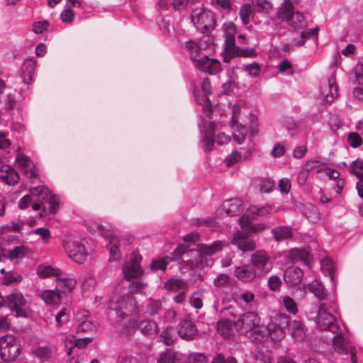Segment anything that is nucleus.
<instances>
[{"mask_svg":"<svg viewBox=\"0 0 363 363\" xmlns=\"http://www.w3.org/2000/svg\"><path fill=\"white\" fill-rule=\"evenodd\" d=\"M223 243L216 241L211 245H201L198 249L183 251L177 247L174 252V257L180 256L182 262H185L190 268H201L206 264V256L213 255L223 249Z\"/></svg>","mask_w":363,"mask_h":363,"instance_id":"1","label":"nucleus"},{"mask_svg":"<svg viewBox=\"0 0 363 363\" xmlns=\"http://www.w3.org/2000/svg\"><path fill=\"white\" fill-rule=\"evenodd\" d=\"M335 298H330L328 303L319 304L318 312L315 318L317 326L323 330L335 334L340 330V325L333 313L337 311Z\"/></svg>","mask_w":363,"mask_h":363,"instance_id":"2","label":"nucleus"},{"mask_svg":"<svg viewBox=\"0 0 363 363\" xmlns=\"http://www.w3.org/2000/svg\"><path fill=\"white\" fill-rule=\"evenodd\" d=\"M116 312L121 320H126L127 323L125 325H133L137 320L139 314L135 298L128 294L118 297L116 304Z\"/></svg>","mask_w":363,"mask_h":363,"instance_id":"3","label":"nucleus"},{"mask_svg":"<svg viewBox=\"0 0 363 363\" xmlns=\"http://www.w3.org/2000/svg\"><path fill=\"white\" fill-rule=\"evenodd\" d=\"M278 17L286 21L294 30L299 31L303 28L304 17L301 13H294V6L291 0H284L279 9Z\"/></svg>","mask_w":363,"mask_h":363,"instance_id":"4","label":"nucleus"},{"mask_svg":"<svg viewBox=\"0 0 363 363\" xmlns=\"http://www.w3.org/2000/svg\"><path fill=\"white\" fill-rule=\"evenodd\" d=\"M21 346L16 337L6 335L0 337V356L5 362L16 360L20 354Z\"/></svg>","mask_w":363,"mask_h":363,"instance_id":"5","label":"nucleus"},{"mask_svg":"<svg viewBox=\"0 0 363 363\" xmlns=\"http://www.w3.org/2000/svg\"><path fill=\"white\" fill-rule=\"evenodd\" d=\"M259 323L260 319L257 313L246 312L235 322V327L241 334H245L248 332L257 333L259 331Z\"/></svg>","mask_w":363,"mask_h":363,"instance_id":"6","label":"nucleus"},{"mask_svg":"<svg viewBox=\"0 0 363 363\" xmlns=\"http://www.w3.org/2000/svg\"><path fill=\"white\" fill-rule=\"evenodd\" d=\"M62 244L68 257L75 262L82 264L85 261L87 254L84 245L80 241L67 237L63 240Z\"/></svg>","mask_w":363,"mask_h":363,"instance_id":"7","label":"nucleus"},{"mask_svg":"<svg viewBox=\"0 0 363 363\" xmlns=\"http://www.w3.org/2000/svg\"><path fill=\"white\" fill-rule=\"evenodd\" d=\"M191 18L197 28H201L203 33L208 31L209 28L213 26L215 21L211 11H206L204 7L193 9Z\"/></svg>","mask_w":363,"mask_h":363,"instance_id":"8","label":"nucleus"},{"mask_svg":"<svg viewBox=\"0 0 363 363\" xmlns=\"http://www.w3.org/2000/svg\"><path fill=\"white\" fill-rule=\"evenodd\" d=\"M335 333L336 335L333 338L335 351L340 354H350L351 362L357 363L355 348L351 346L347 339L344 337L342 329Z\"/></svg>","mask_w":363,"mask_h":363,"instance_id":"9","label":"nucleus"},{"mask_svg":"<svg viewBox=\"0 0 363 363\" xmlns=\"http://www.w3.org/2000/svg\"><path fill=\"white\" fill-rule=\"evenodd\" d=\"M142 256L136 251H133L130 255V262L123 268L124 277L127 280L141 277L143 271L140 267Z\"/></svg>","mask_w":363,"mask_h":363,"instance_id":"10","label":"nucleus"},{"mask_svg":"<svg viewBox=\"0 0 363 363\" xmlns=\"http://www.w3.org/2000/svg\"><path fill=\"white\" fill-rule=\"evenodd\" d=\"M26 300L22 294L13 292L6 296V305L12 311L16 313L18 317H26Z\"/></svg>","mask_w":363,"mask_h":363,"instance_id":"11","label":"nucleus"},{"mask_svg":"<svg viewBox=\"0 0 363 363\" xmlns=\"http://www.w3.org/2000/svg\"><path fill=\"white\" fill-rule=\"evenodd\" d=\"M272 209V206L269 205L262 206H251L247 208L246 213L239 218V223L242 227L245 226L249 224L250 216H252V218H255L257 216H266L270 213Z\"/></svg>","mask_w":363,"mask_h":363,"instance_id":"12","label":"nucleus"},{"mask_svg":"<svg viewBox=\"0 0 363 363\" xmlns=\"http://www.w3.org/2000/svg\"><path fill=\"white\" fill-rule=\"evenodd\" d=\"M249 235L243 230L238 231L234 234L231 243L237 245L238 248L243 252L252 251L256 248V244L253 240L248 238Z\"/></svg>","mask_w":363,"mask_h":363,"instance_id":"13","label":"nucleus"},{"mask_svg":"<svg viewBox=\"0 0 363 363\" xmlns=\"http://www.w3.org/2000/svg\"><path fill=\"white\" fill-rule=\"evenodd\" d=\"M99 230L101 232L102 235L105 237H107L108 240V247L109 250V252L111 257L109 258V261L117 260L121 257V253L119 250L120 247V241L118 238L113 235L112 232L108 230L106 233L103 232V226H99Z\"/></svg>","mask_w":363,"mask_h":363,"instance_id":"14","label":"nucleus"},{"mask_svg":"<svg viewBox=\"0 0 363 363\" xmlns=\"http://www.w3.org/2000/svg\"><path fill=\"white\" fill-rule=\"evenodd\" d=\"M32 353L42 362L51 363L56 354V348L51 345L38 346L32 350Z\"/></svg>","mask_w":363,"mask_h":363,"instance_id":"15","label":"nucleus"},{"mask_svg":"<svg viewBox=\"0 0 363 363\" xmlns=\"http://www.w3.org/2000/svg\"><path fill=\"white\" fill-rule=\"evenodd\" d=\"M222 29L223 35L225 38V51L228 52L232 48H235V33L236 26L232 21L224 23Z\"/></svg>","mask_w":363,"mask_h":363,"instance_id":"16","label":"nucleus"},{"mask_svg":"<svg viewBox=\"0 0 363 363\" xmlns=\"http://www.w3.org/2000/svg\"><path fill=\"white\" fill-rule=\"evenodd\" d=\"M242 210V201L238 199H232L223 202L218 211L220 214L224 211L226 216H235L239 215Z\"/></svg>","mask_w":363,"mask_h":363,"instance_id":"17","label":"nucleus"},{"mask_svg":"<svg viewBox=\"0 0 363 363\" xmlns=\"http://www.w3.org/2000/svg\"><path fill=\"white\" fill-rule=\"evenodd\" d=\"M234 273L238 279L245 283L252 281L257 277L255 268L250 264L237 267Z\"/></svg>","mask_w":363,"mask_h":363,"instance_id":"18","label":"nucleus"},{"mask_svg":"<svg viewBox=\"0 0 363 363\" xmlns=\"http://www.w3.org/2000/svg\"><path fill=\"white\" fill-rule=\"evenodd\" d=\"M307 288L318 298L320 303H328L330 298H335L334 296L329 295L324 286L316 280L308 284Z\"/></svg>","mask_w":363,"mask_h":363,"instance_id":"19","label":"nucleus"},{"mask_svg":"<svg viewBox=\"0 0 363 363\" xmlns=\"http://www.w3.org/2000/svg\"><path fill=\"white\" fill-rule=\"evenodd\" d=\"M269 260V257L264 250H257L251 255L250 262L253 267L262 270L263 272L269 271L267 264Z\"/></svg>","mask_w":363,"mask_h":363,"instance_id":"20","label":"nucleus"},{"mask_svg":"<svg viewBox=\"0 0 363 363\" xmlns=\"http://www.w3.org/2000/svg\"><path fill=\"white\" fill-rule=\"evenodd\" d=\"M197 332L195 324L191 320L184 319L179 324L178 334L182 339L191 340Z\"/></svg>","mask_w":363,"mask_h":363,"instance_id":"21","label":"nucleus"},{"mask_svg":"<svg viewBox=\"0 0 363 363\" xmlns=\"http://www.w3.org/2000/svg\"><path fill=\"white\" fill-rule=\"evenodd\" d=\"M321 95L330 104L338 96L337 86L334 77L328 79V83L321 88Z\"/></svg>","mask_w":363,"mask_h":363,"instance_id":"22","label":"nucleus"},{"mask_svg":"<svg viewBox=\"0 0 363 363\" xmlns=\"http://www.w3.org/2000/svg\"><path fill=\"white\" fill-rule=\"evenodd\" d=\"M0 179L8 185L13 186L18 183L19 175L11 166L4 164L0 167Z\"/></svg>","mask_w":363,"mask_h":363,"instance_id":"23","label":"nucleus"},{"mask_svg":"<svg viewBox=\"0 0 363 363\" xmlns=\"http://www.w3.org/2000/svg\"><path fill=\"white\" fill-rule=\"evenodd\" d=\"M303 277V273L300 268L289 267L285 270L284 280L289 285L296 286L301 282Z\"/></svg>","mask_w":363,"mask_h":363,"instance_id":"24","label":"nucleus"},{"mask_svg":"<svg viewBox=\"0 0 363 363\" xmlns=\"http://www.w3.org/2000/svg\"><path fill=\"white\" fill-rule=\"evenodd\" d=\"M195 65L202 72L212 74L219 67V62L215 59H210L207 56L197 58L194 61Z\"/></svg>","mask_w":363,"mask_h":363,"instance_id":"25","label":"nucleus"},{"mask_svg":"<svg viewBox=\"0 0 363 363\" xmlns=\"http://www.w3.org/2000/svg\"><path fill=\"white\" fill-rule=\"evenodd\" d=\"M36 63L31 59L26 60L21 66V77L25 84H30L33 82Z\"/></svg>","mask_w":363,"mask_h":363,"instance_id":"26","label":"nucleus"},{"mask_svg":"<svg viewBox=\"0 0 363 363\" xmlns=\"http://www.w3.org/2000/svg\"><path fill=\"white\" fill-rule=\"evenodd\" d=\"M16 162L27 178L35 179L37 177V173L35 169L29 167L30 160L27 156L18 154L16 156Z\"/></svg>","mask_w":363,"mask_h":363,"instance_id":"27","label":"nucleus"},{"mask_svg":"<svg viewBox=\"0 0 363 363\" xmlns=\"http://www.w3.org/2000/svg\"><path fill=\"white\" fill-rule=\"evenodd\" d=\"M271 233L274 240L278 242L290 239L294 235L292 228L285 225L277 226L272 229Z\"/></svg>","mask_w":363,"mask_h":363,"instance_id":"28","label":"nucleus"},{"mask_svg":"<svg viewBox=\"0 0 363 363\" xmlns=\"http://www.w3.org/2000/svg\"><path fill=\"white\" fill-rule=\"evenodd\" d=\"M78 316V325L77 327V333H83L89 330H91L94 328L93 323L89 320V311H82L79 312Z\"/></svg>","mask_w":363,"mask_h":363,"instance_id":"29","label":"nucleus"},{"mask_svg":"<svg viewBox=\"0 0 363 363\" xmlns=\"http://www.w3.org/2000/svg\"><path fill=\"white\" fill-rule=\"evenodd\" d=\"M30 194L33 201H37L44 204L47 201L50 191L43 186L31 188L29 189Z\"/></svg>","mask_w":363,"mask_h":363,"instance_id":"30","label":"nucleus"},{"mask_svg":"<svg viewBox=\"0 0 363 363\" xmlns=\"http://www.w3.org/2000/svg\"><path fill=\"white\" fill-rule=\"evenodd\" d=\"M30 194L33 201H37L44 204L47 201L50 191L43 186L31 188L29 189Z\"/></svg>","mask_w":363,"mask_h":363,"instance_id":"31","label":"nucleus"},{"mask_svg":"<svg viewBox=\"0 0 363 363\" xmlns=\"http://www.w3.org/2000/svg\"><path fill=\"white\" fill-rule=\"evenodd\" d=\"M286 323L289 327V329L291 331V335L296 340H303L305 336L303 325L301 321L298 320H293L289 322L286 320Z\"/></svg>","mask_w":363,"mask_h":363,"instance_id":"32","label":"nucleus"},{"mask_svg":"<svg viewBox=\"0 0 363 363\" xmlns=\"http://www.w3.org/2000/svg\"><path fill=\"white\" fill-rule=\"evenodd\" d=\"M172 260V258L168 256L153 259L150 265V269L152 272H164L167 266L171 262Z\"/></svg>","mask_w":363,"mask_h":363,"instance_id":"33","label":"nucleus"},{"mask_svg":"<svg viewBox=\"0 0 363 363\" xmlns=\"http://www.w3.org/2000/svg\"><path fill=\"white\" fill-rule=\"evenodd\" d=\"M139 328L144 335L149 336H154L158 332L157 325L152 320L141 321L139 323Z\"/></svg>","mask_w":363,"mask_h":363,"instance_id":"34","label":"nucleus"},{"mask_svg":"<svg viewBox=\"0 0 363 363\" xmlns=\"http://www.w3.org/2000/svg\"><path fill=\"white\" fill-rule=\"evenodd\" d=\"M166 290L169 291H178L187 288V284L182 279H169L164 285Z\"/></svg>","mask_w":363,"mask_h":363,"instance_id":"35","label":"nucleus"},{"mask_svg":"<svg viewBox=\"0 0 363 363\" xmlns=\"http://www.w3.org/2000/svg\"><path fill=\"white\" fill-rule=\"evenodd\" d=\"M77 281L74 279L57 278V287L62 293L66 294L70 292L76 286Z\"/></svg>","mask_w":363,"mask_h":363,"instance_id":"36","label":"nucleus"},{"mask_svg":"<svg viewBox=\"0 0 363 363\" xmlns=\"http://www.w3.org/2000/svg\"><path fill=\"white\" fill-rule=\"evenodd\" d=\"M40 296L48 304H59L61 301L60 294L55 290H45L41 293Z\"/></svg>","mask_w":363,"mask_h":363,"instance_id":"37","label":"nucleus"},{"mask_svg":"<svg viewBox=\"0 0 363 363\" xmlns=\"http://www.w3.org/2000/svg\"><path fill=\"white\" fill-rule=\"evenodd\" d=\"M37 274L39 277L47 278L50 276L58 277L62 274V272L57 268L50 266L40 265L37 268Z\"/></svg>","mask_w":363,"mask_h":363,"instance_id":"38","label":"nucleus"},{"mask_svg":"<svg viewBox=\"0 0 363 363\" xmlns=\"http://www.w3.org/2000/svg\"><path fill=\"white\" fill-rule=\"evenodd\" d=\"M201 89L203 94L206 95L205 106L208 112V116L210 117V115L212 113V110L211 103L209 99L208 98V96L211 94L212 90L210 80L208 78L203 79Z\"/></svg>","mask_w":363,"mask_h":363,"instance_id":"39","label":"nucleus"},{"mask_svg":"<svg viewBox=\"0 0 363 363\" xmlns=\"http://www.w3.org/2000/svg\"><path fill=\"white\" fill-rule=\"evenodd\" d=\"M162 303L160 299L149 298L147 299L146 313L150 315L157 314L162 309Z\"/></svg>","mask_w":363,"mask_h":363,"instance_id":"40","label":"nucleus"},{"mask_svg":"<svg viewBox=\"0 0 363 363\" xmlns=\"http://www.w3.org/2000/svg\"><path fill=\"white\" fill-rule=\"evenodd\" d=\"M229 54H231L233 57L235 56H242L245 57H255L257 55L256 51L253 48H240V47H238L235 45V48H232V50H230L228 51Z\"/></svg>","mask_w":363,"mask_h":363,"instance_id":"41","label":"nucleus"},{"mask_svg":"<svg viewBox=\"0 0 363 363\" xmlns=\"http://www.w3.org/2000/svg\"><path fill=\"white\" fill-rule=\"evenodd\" d=\"M254 218H252V216H250V222L248 225L243 227L240 225L241 228L245 231L247 235L262 232L267 228V225L263 223L252 224V220Z\"/></svg>","mask_w":363,"mask_h":363,"instance_id":"42","label":"nucleus"},{"mask_svg":"<svg viewBox=\"0 0 363 363\" xmlns=\"http://www.w3.org/2000/svg\"><path fill=\"white\" fill-rule=\"evenodd\" d=\"M321 269L333 281L334 278V264L333 259L325 257L321 260Z\"/></svg>","mask_w":363,"mask_h":363,"instance_id":"43","label":"nucleus"},{"mask_svg":"<svg viewBox=\"0 0 363 363\" xmlns=\"http://www.w3.org/2000/svg\"><path fill=\"white\" fill-rule=\"evenodd\" d=\"M160 340L166 345H171L176 340L174 330L172 327H167L160 334Z\"/></svg>","mask_w":363,"mask_h":363,"instance_id":"44","label":"nucleus"},{"mask_svg":"<svg viewBox=\"0 0 363 363\" xmlns=\"http://www.w3.org/2000/svg\"><path fill=\"white\" fill-rule=\"evenodd\" d=\"M252 13V6L250 4L241 6L239 14L243 24L247 25L250 23Z\"/></svg>","mask_w":363,"mask_h":363,"instance_id":"45","label":"nucleus"},{"mask_svg":"<svg viewBox=\"0 0 363 363\" xmlns=\"http://www.w3.org/2000/svg\"><path fill=\"white\" fill-rule=\"evenodd\" d=\"M118 363H147V361L145 359L140 357L121 354L118 357Z\"/></svg>","mask_w":363,"mask_h":363,"instance_id":"46","label":"nucleus"},{"mask_svg":"<svg viewBox=\"0 0 363 363\" xmlns=\"http://www.w3.org/2000/svg\"><path fill=\"white\" fill-rule=\"evenodd\" d=\"M350 172L357 176L358 179H363V162L360 160L353 161L350 164Z\"/></svg>","mask_w":363,"mask_h":363,"instance_id":"47","label":"nucleus"},{"mask_svg":"<svg viewBox=\"0 0 363 363\" xmlns=\"http://www.w3.org/2000/svg\"><path fill=\"white\" fill-rule=\"evenodd\" d=\"M283 304L289 313L294 315L298 312V308L294 300L289 296H285L283 298Z\"/></svg>","mask_w":363,"mask_h":363,"instance_id":"48","label":"nucleus"},{"mask_svg":"<svg viewBox=\"0 0 363 363\" xmlns=\"http://www.w3.org/2000/svg\"><path fill=\"white\" fill-rule=\"evenodd\" d=\"M186 47L189 50L191 58L193 61L199 57L201 49L196 43L191 40L187 41L186 43Z\"/></svg>","mask_w":363,"mask_h":363,"instance_id":"49","label":"nucleus"},{"mask_svg":"<svg viewBox=\"0 0 363 363\" xmlns=\"http://www.w3.org/2000/svg\"><path fill=\"white\" fill-rule=\"evenodd\" d=\"M69 312L70 310L65 307L57 313L55 316V320L58 326L62 325L65 323L69 320Z\"/></svg>","mask_w":363,"mask_h":363,"instance_id":"50","label":"nucleus"},{"mask_svg":"<svg viewBox=\"0 0 363 363\" xmlns=\"http://www.w3.org/2000/svg\"><path fill=\"white\" fill-rule=\"evenodd\" d=\"M252 4L258 12L268 13L272 7L267 0H252Z\"/></svg>","mask_w":363,"mask_h":363,"instance_id":"51","label":"nucleus"},{"mask_svg":"<svg viewBox=\"0 0 363 363\" xmlns=\"http://www.w3.org/2000/svg\"><path fill=\"white\" fill-rule=\"evenodd\" d=\"M147 286V283L140 281H133L129 285V290L132 294H142Z\"/></svg>","mask_w":363,"mask_h":363,"instance_id":"52","label":"nucleus"},{"mask_svg":"<svg viewBox=\"0 0 363 363\" xmlns=\"http://www.w3.org/2000/svg\"><path fill=\"white\" fill-rule=\"evenodd\" d=\"M174 354L170 350L162 352L157 359V363H174Z\"/></svg>","mask_w":363,"mask_h":363,"instance_id":"53","label":"nucleus"},{"mask_svg":"<svg viewBox=\"0 0 363 363\" xmlns=\"http://www.w3.org/2000/svg\"><path fill=\"white\" fill-rule=\"evenodd\" d=\"M347 143L351 147L356 148L362 144V139L359 134L352 132L347 136Z\"/></svg>","mask_w":363,"mask_h":363,"instance_id":"54","label":"nucleus"},{"mask_svg":"<svg viewBox=\"0 0 363 363\" xmlns=\"http://www.w3.org/2000/svg\"><path fill=\"white\" fill-rule=\"evenodd\" d=\"M247 128L243 125H239L237 127V130L234 133V139L238 144L244 143L245 137L247 135Z\"/></svg>","mask_w":363,"mask_h":363,"instance_id":"55","label":"nucleus"},{"mask_svg":"<svg viewBox=\"0 0 363 363\" xmlns=\"http://www.w3.org/2000/svg\"><path fill=\"white\" fill-rule=\"evenodd\" d=\"M26 248L23 245L17 246L9 252V257L11 259H18L25 255Z\"/></svg>","mask_w":363,"mask_h":363,"instance_id":"56","label":"nucleus"},{"mask_svg":"<svg viewBox=\"0 0 363 363\" xmlns=\"http://www.w3.org/2000/svg\"><path fill=\"white\" fill-rule=\"evenodd\" d=\"M211 363H237V360L233 357H228L227 359L222 353L216 354Z\"/></svg>","mask_w":363,"mask_h":363,"instance_id":"57","label":"nucleus"},{"mask_svg":"<svg viewBox=\"0 0 363 363\" xmlns=\"http://www.w3.org/2000/svg\"><path fill=\"white\" fill-rule=\"evenodd\" d=\"M188 361L189 363H208L206 355L197 352L189 354Z\"/></svg>","mask_w":363,"mask_h":363,"instance_id":"58","label":"nucleus"},{"mask_svg":"<svg viewBox=\"0 0 363 363\" xmlns=\"http://www.w3.org/2000/svg\"><path fill=\"white\" fill-rule=\"evenodd\" d=\"M299 254V261L308 264L310 262V255L306 249L295 248L293 249V255Z\"/></svg>","mask_w":363,"mask_h":363,"instance_id":"59","label":"nucleus"},{"mask_svg":"<svg viewBox=\"0 0 363 363\" xmlns=\"http://www.w3.org/2000/svg\"><path fill=\"white\" fill-rule=\"evenodd\" d=\"M49 203V211L52 214H55L56 213V208L59 204V199L54 194H51L50 192L49 197L47 200Z\"/></svg>","mask_w":363,"mask_h":363,"instance_id":"60","label":"nucleus"},{"mask_svg":"<svg viewBox=\"0 0 363 363\" xmlns=\"http://www.w3.org/2000/svg\"><path fill=\"white\" fill-rule=\"evenodd\" d=\"M241 159V153L235 151L233 152L228 157L225 158V162L228 167H230L240 161Z\"/></svg>","mask_w":363,"mask_h":363,"instance_id":"61","label":"nucleus"},{"mask_svg":"<svg viewBox=\"0 0 363 363\" xmlns=\"http://www.w3.org/2000/svg\"><path fill=\"white\" fill-rule=\"evenodd\" d=\"M49 22L48 21H38L33 23V30L37 34L42 33L44 30H47Z\"/></svg>","mask_w":363,"mask_h":363,"instance_id":"62","label":"nucleus"},{"mask_svg":"<svg viewBox=\"0 0 363 363\" xmlns=\"http://www.w3.org/2000/svg\"><path fill=\"white\" fill-rule=\"evenodd\" d=\"M60 17L64 23H72L74 19V14L70 8H65L61 13Z\"/></svg>","mask_w":363,"mask_h":363,"instance_id":"63","label":"nucleus"},{"mask_svg":"<svg viewBox=\"0 0 363 363\" xmlns=\"http://www.w3.org/2000/svg\"><path fill=\"white\" fill-rule=\"evenodd\" d=\"M245 70L250 75L257 77L259 74L260 67L258 63L253 62L252 64L245 65Z\"/></svg>","mask_w":363,"mask_h":363,"instance_id":"64","label":"nucleus"}]
</instances>
